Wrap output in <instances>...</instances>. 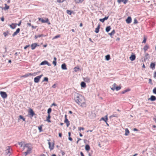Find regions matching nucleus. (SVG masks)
Instances as JSON below:
<instances>
[{
	"label": "nucleus",
	"instance_id": "obj_1",
	"mask_svg": "<svg viewBox=\"0 0 156 156\" xmlns=\"http://www.w3.org/2000/svg\"><path fill=\"white\" fill-rule=\"evenodd\" d=\"M74 100L79 105L82 107L85 106L86 103L85 98L82 95L77 94L75 95Z\"/></svg>",
	"mask_w": 156,
	"mask_h": 156
},
{
	"label": "nucleus",
	"instance_id": "obj_2",
	"mask_svg": "<svg viewBox=\"0 0 156 156\" xmlns=\"http://www.w3.org/2000/svg\"><path fill=\"white\" fill-rule=\"evenodd\" d=\"M29 115H30V117L31 118L34 115H36V114L34 113L33 110L32 108H30L28 111Z\"/></svg>",
	"mask_w": 156,
	"mask_h": 156
},
{
	"label": "nucleus",
	"instance_id": "obj_3",
	"mask_svg": "<svg viewBox=\"0 0 156 156\" xmlns=\"http://www.w3.org/2000/svg\"><path fill=\"white\" fill-rule=\"evenodd\" d=\"M37 74V73H27L25 74V75H23L21 76L22 77L26 78L28 77L29 76H35Z\"/></svg>",
	"mask_w": 156,
	"mask_h": 156
},
{
	"label": "nucleus",
	"instance_id": "obj_4",
	"mask_svg": "<svg viewBox=\"0 0 156 156\" xmlns=\"http://www.w3.org/2000/svg\"><path fill=\"white\" fill-rule=\"evenodd\" d=\"M43 75H41L37 76L36 77H35L34 79V82L35 83H38L39 82L40 79L43 76Z\"/></svg>",
	"mask_w": 156,
	"mask_h": 156
},
{
	"label": "nucleus",
	"instance_id": "obj_5",
	"mask_svg": "<svg viewBox=\"0 0 156 156\" xmlns=\"http://www.w3.org/2000/svg\"><path fill=\"white\" fill-rule=\"evenodd\" d=\"M0 94L2 97L3 98H5L7 97V94L4 91H0Z\"/></svg>",
	"mask_w": 156,
	"mask_h": 156
},
{
	"label": "nucleus",
	"instance_id": "obj_6",
	"mask_svg": "<svg viewBox=\"0 0 156 156\" xmlns=\"http://www.w3.org/2000/svg\"><path fill=\"white\" fill-rule=\"evenodd\" d=\"M65 120L64 122L66 124V126L67 127H68L70 125L69 121L68 119H67V115H65Z\"/></svg>",
	"mask_w": 156,
	"mask_h": 156
},
{
	"label": "nucleus",
	"instance_id": "obj_7",
	"mask_svg": "<svg viewBox=\"0 0 156 156\" xmlns=\"http://www.w3.org/2000/svg\"><path fill=\"white\" fill-rule=\"evenodd\" d=\"M38 20L39 21H41L42 23H46L49 21V20L48 18H46V20H44L42 18H39Z\"/></svg>",
	"mask_w": 156,
	"mask_h": 156
},
{
	"label": "nucleus",
	"instance_id": "obj_8",
	"mask_svg": "<svg viewBox=\"0 0 156 156\" xmlns=\"http://www.w3.org/2000/svg\"><path fill=\"white\" fill-rule=\"evenodd\" d=\"M39 46V45L38 44H37L36 43L32 44L31 45L32 50L36 48V47Z\"/></svg>",
	"mask_w": 156,
	"mask_h": 156
},
{
	"label": "nucleus",
	"instance_id": "obj_9",
	"mask_svg": "<svg viewBox=\"0 0 156 156\" xmlns=\"http://www.w3.org/2000/svg\"><path fill=\"white\" fill-rule=\"evenodd\" d=\"M108 120V115H105L104 117H102L100 119V121L103 120L105 122H107Z\"/></svg>",
	"mask_w": 156,
	"mask_h": 156
},
{
	"label": "nucleus",
	"instance_id": "obj_10",
	"mask_svg": "<svg viewBox=\"0 0 156 156\" xmlns=\"http://www.w3.org/2000/svg\"><path fill=\"white\" fill-rule=\"evenodd\" d=\"M129 59L131 61H133L134 60L136 59L135 55L133 53H132V55L129 57Z\"/></svg>",
	"mask_w": 156,
	"mask_h": 156
},
{
	"label": "nucleus",
	"instance_id": "obj_11",
	"mask_svg": "<svg viewBox=\"0 0 156 156\" xmlns=\"http://www.w3.org/2000/svg\"><path fill=\"white\" fill-rule=\"evenodd\" d=\"M156 100V97L154 95H151L150 98L148 99V100L151 101H154Z\"/></svg>",
	"mask_w": 156,
	"mask_h": 156
},
{
	"label": "nucleus",
	"instance_id": "obj_12",
	"mask_svg": "<svg viewBox=\"0 0 156 156\" xmlns=\"http://www.w3.org/2000/svg\"><path fill=\"white\" fill-rule=\"evenodd\" d=\"M126 23L128 24H129L131 22L132 18L131 17L128 16L127 18L126 19Z\"/></svg>",
	"mask_w": 156,
	"mask_h": 156
},
{
	"label": "nucleus",
	"instance_id": "obj_13",
	"mask_svg": "<svg viewBox=\"0 0 156 156\" xmlns=\"http://www.w3.org/2000/svg\"><path fill=\"white\" fill-rule=\"evenodd\" d=\"M20 28H17L16 31L13 34H12V37H14L16 35H17V34L19 33V32H20Z\"/></svg>",
	"mask_w": 156,
	"mask_h": 156
},
{
	"label": "nucleus",
	"instance_id": "obj_14",
	"mask_svg": "<svg viewBox=\"0 0 156 156\" xmlns=\"http://www.w3.org/2000/svg\"><path fill=\"white\" fill-rule=\"evenodd\" d=\"M155 65L156 64L155 62H151L150 65L151 68L152 69H154L155 68Z\"/></svg>",
	"mask_w": 156,
	"mask_h": 156
},
{
	"label": "nucleus",
	"instance_id": "obj_15",
	"mask_svg": "<svg viewBox=\"0 0 156 156\" xmlns=\"http://www.w3.org/2000/svg\"><path fill=\"white\" fill-rule=\"evenodd\" d=\"M128 0H117V2L119 3L123 2L124 4H126L128 2Z\"/></svg>",
	"mask_w": 156,
	"mask_h": 156
},
{
	"label": "nucleus",
	"instance_id": "obj_16",
	"mask_svg": "<svg viewBox=\"0 0 156 156\" xmlns=\"http://www.w3.org/2000/svg\"><path fill=\"white\" fill-rule=\"evenodd\" d=\"M28 145H29V144H25L24 147L28 148V149L27 151V152H29V154H30L31 152L30 151L31 150V149L30 147H29Z\"/></svg>",
	"mask_w": 156,
	"mask_h": 156
},
{
	"label": "nucleus",
	"instance_id": "obj_17",
	"mask_svg": "<svg viewBox=\"0 0 156 156\" xmlns=\"http://www.w3.org/2000/svg\"><path fill=\"white\" fill-rule=\"evenodd\" d=\"M84 81L86 82L89 83L90 82V78L88 77L83 78Z\"/></svg>",
	"mask_w": 156,
	"mask_h": 156
},
{
	"label": "nucleus",
	"instance_id": "obj_18",
	"mask_svg": "<svg viewBox=\"0 0 156 156\" xmlns=\"http://www.w3.org/2000/svg\"><path fill=\"white\" fill-rule=\"evenodd\" d=\"M17 25V24L16 23H12L11 24L9 25V26L12 29H14L16 28Z\"/></svg>",
	"mask_w": 156,
	"mask_h": 156
},
{
	"label": "nucleus",
	"instance_id": "obj_19",
	"mask_svg": "<svg viewBox=\"0 0 156 156\" xmlns=\"http://www.w3.org/2000/svg\"><path fill=\"white\" fill-rule=\"evenodd\" d=\"M100 28V25L99 24H98L97 27L95 29V32L96 33H98L99 32Z\"/></svg>",
	"mask_w": 156,
	"mask_h": 156
},
{
	"label": "nucleus",
	"instance_id": "obj_20",
	"mask_svg": "<svg viewBox=\"0 0 156 156\" xmlns=\"http://www.w3.org/2000/svg\"><path fill=\"white\" fill-rule=\"evenodd\" d=\"M61 68L63 70H66L67 69L66 65L65 63L62 64L61 65Z\"/></svg>",
	"mask_w": 156,
	"mask_h": 156
},
{
	"label": "nucleus",
	"instance_id": "obj_21",
	"mask_svg": "<svg viewBox=\"0 0 156 156\" xmlns=\"http://www.w3.org/2000/svg\"><path fill=\"white\" fill-rule=\"evenodd\" d=\"M85 149L87 151H88L90 150V147L89 145L86 144L85 145Z\"/></svg>",
	"mask_w": 156,
	"mask_h": 156
},
{
	"label": "nucleus",
	"instance_id": "obj_22",
	"mask_svg": "<svg viewBox=\"0 0 156 156\" xmlns=\"http://www.w3.org/2000/svg\"><path fill=\"white\" fill-rule=\"evenodd\" d=\"M80 85L81 87L82 88H85L86 87V84L84 82H82L81 83Z\"/></svg>",
	"mask_w": 156,
	"mask_h": 156
},
{
	"label": "nucleus",
	"instance_id": "obj_23",
	"mask_svg": "<svg viewBox=\"0 0 156 156\" xmlns=\"http://www.w3.org/2000/svg\"><path fill=\"white\" fill-rule=\"evenodd\" d=\"M22 119L23 121L26 122V119L24 118L23 116L22 115H20L19 116V118L18 120Z\"/></svg>",
	"mask_w": 156,
	"mask_h": 156
},
{
	"label": "nucleus",
	"instance_id": "obj_24",
	"mask_svg": "<svg viewBox=\"0 0 156 156\" xmlns=\"http://www.w3.org/2000/svg\"><path fill=\"white\" fill-rule=\"evenodd\" d=\"M51 118V116H50V115H48L46 118V121L48 122H51V121L50 120Z\"/></svg>",
	"mask_w": 156,
	"mask_h": 156
},
{
	"label": "nucleus",
	"instance_id": "obj_25",
	"mask_svg": "<svg viewBox=\"0 0 156 156\" xmlns=\"http://www.w3.org/2000/svg\"><path fill=\"white\" fill-rule=\"evenodd\" d=\"M149 48V46L148 45H145L144 46L143 49L145 53L146 52V51Z\"/></svg>",
	"mask_w": 156,
	"mask_h": 156
},
{
	"label": "nucleus",
	"instance_id": "obj_26",
	"mask_svg": "<svg viewBox=\"0 0 156 156\" xmlns=\"http://www.w3.org/2000/svg\"><path fill=\"white\" fill-rule=\"evenodd\" d=\"M3 34L4 35V36L5 37H6L8 35H10V34L9 33V31L8 30H7L5 32H4L3 33Z\"/></svg>",
	"mask_w": 156,
	"mask_h": 156
},
{
	"label": "nucleus",
	"instance_id": "obj_27",
	"mask_svg": "<svg viewBox=\"0 0 156 156\" xmlns=\"http://www.w3.org/2000/svg\"><path fill=\"white\" fill-rule=\"evenodd\" d=\"M54 144L55 143L54 142L53 143H52V145H51V144L50 145V147L49 146V148L50 149V150H52L54 149Z\"/></svg>",
	"mask_w": 156,
	"mask_h": 156
},
{
	"label": "nucleus",
	"instance_id": "obj_28",
	"mask_svg": "<svg viewBox=\"0 0 156 156\" xmlns=\"http://www.w3.org/2000/svg\"><path fill=\"white\" fill-rule=\"evenodd\" d=\"M130 90H131V89H129V88H127L126 90H125L122 91V93H121L122 94H124L125 93H126V92H127L130 91Z\"/></svg>",
	"mask_w": 156,
	"mask_h": 156
},
{
	"label": "nucleus",
	"instance_id": "obj_29",
	"mask_svg": "<svg viewBox=\"0 0 156 156\" xmlns=\"http://www.w3.org/2000/svg\"><path fill=\"white\" fill-rule=\"evenodd\" d=\"M111 29V27L110 26H108L106 27L105 31L107 32H109Z\"/></svg>",
	"mask_w": 156,
	"mask_h": 156
},
{
	"label": "nucleus",
	"instance_id": "obj_30",
	"mask_svg": "<svg viewBox=\"0 0 156 156\" xmlns=\"http://www.w3.org/2000/svg\"><path fill=\"white\" fill-rule=\"evenodd\" d=\"M110 58V56L109 55H107L105 56V59L107 61L109 60Z\"/></svg>",
	"mask_w": 156,
	"mask_h": 156
},
{
	"label": "nucleus",
	"instance_id": "obj_31",
	"mask_svg": "<svg viewBox=\"0 0 156 156\" xmlns=\"http://www.w3.org/2000/svg\"><path fill=\"white\" fill-rule=\"evenodd\" d=\"M129 133V131L127 128H126L125 129V136H128Z\"/></svg>",
	"mask_w": 156,
	"mask_h": 156
},
{
	"label": "nucleus",
	"instance_id": "obj_32",
	"mask_svg": "<svg viewBox=\"0 0 156 156\" xmlns=\"http://www.w3.org/2000/svg\"><path fill=\"white\" fill-rule=\"evenodd\" d=\"M74 71L75 72H77L78 71H80V69L78 67H75L74 68Z\"/></svg>",
	"mask_w": 156,
	"mask_h": 156
},
{
	"label": "nucleus",
	"instance_id": "obj_33",
	"mask_svg": "<svg viewBox=\"0 0 156 156\" xmlns=\"http://www.w3.org/2000/svg\"><path fill=\"white\" fill-rule=\"evenodd\" d=\"M115 30H113L111 33H109L108 34L111 36V37H112V36L115 33Z\"/></svg>",
	"mask_w": 156,
	"mask_h": 156
},
{
	"label": "nucleus",
	"instance_id": "obj_34",
	"mask_svg": "<svg viewBox=\"0 0 156 156\" xmlns=\"http://www.w3.org/2000/svg\"><path fill=\"white\" fill-rule=\"evenodd\" d=\"M5 7H4V9L5 10H8L9 9V6L7 5L6 4H5Z\"/></svg>",
	"mask_w": 156,
	"mask_h": 156
},
{
	"label": "nucleus",
	"instance_id": "obj_35",
	"mask_svg": "<svg viewBox=\"0 0 156 156\" xmlns=\"http://www.w3.org/2000/svg\"><path fill=\"white\" fill-rule=\"evenodd\" d=\"M67 13L69 15H71L72 14L73 12V11L67 10H66Z\"/></svg>",
	"mask_w": 156,
	"mask_h": 156
},
{
	"label": "nucleus",
	"instance_id": "obj_36",
	"mask_svg": "<svg viewBox=\"0 0 156 156\" xmlns=\"http://www.w3.org/2000/svg\"><path fill=\"white\" fill-rule=\"evenodd\" d=\"M47 61L46 60H45L43 61H42L40 63V65H46Z\"/></svg>",
	"mask_w": 156,
	"mask_h": 156
},
{
	"label": "nucleus",
	"instance_id": "obj_37",
	"mask_svg": "<svg viewBox=\"0 0 156 156\" xmlns=\"http://www.w3.org/2000/svg\"><path fill=\"white\" fill-rule=\"evenodd\" d=\"M52 111V109L51 108H49L48 109L47 113L48 115H50V113Z\"/></svg>",
	"mask_w": 156,
	"mask_h": 156
},
{
	"label": "nucleus",
	"instance_id": "obj_38",
	"mask_svg": "<svg viewBox=\"0 0 156 156\" xmlns=\"http://www.w3.org/2000/svg\"><path fill=\"white\" fill-rule=\"evenodd\" d=\"M42 126H43V125H41L40 126L38 127V129L40 132H41L43 131V130L42 129Z\"/></svg>",
	"mask_w": 156,
	"mask_h": 156
},
{
	"label": "nucleus",
	"instance_id": "obj_39",
	"mask_svg": "<svg viewBox=\"0 0 156 156\" xmlns=\"http://www.w3.org/2000/svg\"><path fill=\"white\" fill-rule=\"evenodd\" d=\"M84 0H77V1L75 0V2L76 3H82Z\"/></svg>",
	"mask_w": 156,
	"mask_h": 156
},
{
	"label": "nucleus",
	"instance_id": "obj_40",
	"mask_svg": "<svg viewBox=\"0 0 156 156\" xmlns=\"http://www.w3.org/2000/svg\"><path fill=\"white\" fill-rule=\"evenodd\" d=\"M145 58H144V60H145L146 59H147L148 58L147 56L149 55V54L147 53H145Z\"/></svg>",
	"mask_w": 156,
	"mask_h": 156
},
{
	"label": "nucleus",
	"instance_id": "obj_41",
	"mask_svg": "<svg viewBox=\"0 0 156 156\" xmlns=\"http://www.w3.org/2000/svg\"><path fill=\"white\" fill-rule=\"evenodd\" d=\"M48 79L47 77H44V78L42 82L46 81L48 82Z\"/></svg>",
	"mask_w": 156,
	"mask_h": 156
},
{
	"label": "nucleus",
	"instance_id": "obj_42",
	"mask_svg": "<svg viewBox=\"0 0 156 156\" xmlns=\"http://www.w3.org/2000/svg\"><path fill=\"white\" fill-rule=\"evenodd\" d=\"M121 88V87L119 86H117L116 87H115V89L117 91H118L120 90Z\"/></svg>",
	"mask_w": 156,
	"mask_h": 156
},
{
	"label": "nucleus",
	"instance_id": "obj_43",
	"mask_svg": "<svg viewBox=\"0 0 156 156\" xmlns=\"http://www.w3.org/2000/svg\"><path fill=\"white\" fill-rule=\"evenodd\" d=\"M60 37V34L57 35L55 37H54L53 38V39H55L57 38H58L59 37Z\"/></svg>",
	"mask_w": 156,
	"mask_h": 156
},
{
	"label": "nucleus",
	"instance_id": "obj_44",
	"mask_svg": "<svg viewBox=\"0 0 156 156\" xmlns=\"http://www.w3.org/2000/svg\"><path fill=\"white\" fill-rule=\"evenodd\" d=\"M152 91H153V93L156 94V87L154 88L153 89V90H152Z\"/></svg>",
	"mask_w": 156,
	"mask_h": 156
},
{
	"label": "nucleus",
	"instance_id": "obj_45",
	"mask_svg": "<svg viewBox=\"0 0 156 156\" xmlns=\"http://www.w3.org/2000/svg\"><path fill=\"white\" fill-rule=\"evenodd\" d=\"M6 151L7 152V153H10V148L9 147L8 148H7L6 150Z\"/></svg>",
	"mask_w": 156,
	"mask_h": 156
},
{
	"label": "nucleus",
	"instance_id": "obj_46",
	"mask_svg": "<svg viewBox=\"0 0 156 156\" xmlns=\"http://www.w3.org/2000/svg\"><path fill=\"white\" fill-rule=\"evenodd\" d=\"M149 83L152 85L153 84V83L152 82V80L151 79H149Z\"/></svg>",
	"mask_w": 156,
	"mask_h": 156
},
{
	"label": "nucleus",
	"instance_id": "obj_47",
	"mask_svg": "<svg viewBox=\"0 0 156 156\" xmlns=\"http://www.w3.org/2000/svg\"><path fill=\"white\" fill-rule=\"evenodd\" d=\"M52 63L54 65V66H56L57 64L56 61H53L52 62Z\"/></svg>",
	"mask_w": 156,
	"mask_h": 156
},
{
	"label": "nucleus",
	"instance_id": "obj_48",
	"mask_svg": "<svg viewBox=\"0 0 156 156\" xmlns=\"http://www.w3.org/2000/svg\"><path fill=\"white\" fill-rule=\"evenodd\" d=\"M99 21H101V22L103 23L104 22L105 20H104V18H103V19H99Z\"/></svg>",
	"mask_w": 156,
	"mask_h": 156
},
{
	"label": "nucleus",
	"instance_id": "obj_49",
	"mask_svg": "<svg viewBox=\"0 0 156 156\" xmlns=\"http://www.w3.org/2000/svg\"><path fill=\"white\" fill-rule=\"evenodd\" d=\"M138 23V22L137 20L136 19H135L134 20L133 23L134 24H136V23Z\"/></svg>",
	"mask_w": 156,
	"mask_h": 156
},
{
	"label": "nucleus",
	"instance_id": "obj_50",
	"mask_svg": "<svg viewBox=\"0 0 156 156\" xmlns=\"http://www.w3.org/2000/svg\"><path fill=\"white\" fill-rule=\"evenodd\" d=\"M18 144L19 145H20L21 147H22V146L23 145V142H18Z\"/></svg>",
	"mask_w": 156,
	"mask_h": 156
},
{
	"label": "nucleus",
	"instance_id": "obj_51",
	"mask_svg": "<svg viewBox=\"0 0 156 156\" xmlns=\"http://www.w3.org/2000/svg\"><path fill=\"white\" fill-rule=\"evenodd\" d=\"M147 40V39L144 37V40H143V41L142 42V43H145L146 42V41Z\"/></svg>",
	"mask_w": 156,
	"mask_h": 156
},
{
	"label": "nucleus",
	"instance_id": "obj_52",
	"mask_svg": "<svg viewBox=\"0 0 156 156\" xmlns=\"http://www.w3.org/2000/svg\"><path fill=\"white\" fill-rule=\"evenodd\" d=\"M78 129H79V130H83L84 129V128L83 127H79Z\"/></svg>",
	"mask_w": 156,
	"mask_h": 156
},
{
	"label": "nucleus",
	"instance_id": "obj_53",
	"mask_svg": "<svg viewBox=\"0 0 156 156\" xmlns=\"http://www.w3.org/2000/svg\"><path fill=\"white\" fill-rule=\"evenodd\" d=\"M30 46V45H27L24 47V48L25 49H26L27 48L29 47Z\"/></svg>",
	"mask_w": 156,
	"mask_h": 156
},
{
	"label": "nucleus",
	"instance_id": "obj_54",
	"mask_svg": "<svg viewBox=\"0 0 156 156\" xmlns=\"http://www.w3.org/2000/svg\"><path fill=\"white\" fill-rule=\"evenodd\" d=\"M61 152L62 156H63L65 154V153L62 150Z\"/></svg>",
	"mask_w": 156,
	"mask_h": 156
},
{
	"label": "nucleus",
	"instance_id": "obj_55",
	"mask_svg": "<svg viewBox=\"0 0 156 156\" xmlns=\"http://www.w3.org/2000/svg\"><path fill=\"white\" fill-rule=\"evenodd\" d=\"M108 17H109V16H105L103 18L104 19V20H107L108 19Z\"/></svg>",
	"mask_w": 156,
	"mask_h": 156
},
{
	"label": "nucleus",
	"instance_id": "obj_56",
	"mask_svg": "<svg viewBox=\"0 0 156 156\" xmlns=\"http://www.w3.org/2000/svg\"><path fill=\"white\" fill-rule=\"evenodd\" d=\"M21 20L20 21L19 23L18 24H17V25H18V26H20L21 25Z\"/></svg>",
	"mask_w": 156,
	"mask_h": 156
},
{
	"label": "nucleus",
	"instance_id": "obj_57",
	"mask_svg": "<svg viewBox=\"0 0 156 156\" xmlns=\"http://www.w3.org/2000/svg\"><path fill=\"white\" fill-rule=\"evenodd\" d=\"M68 139L70 141H72L73 140V139L72 138H71L70 136L69 137Z\"/></svg>",
	"mask_w": 156,
	"mask_h": 156
},
{
	"label": "nucleus",
	"instance_id": "obj_58",
	"mask_svg": "<svg viewBox=\"0 0 156 156\" xmlns=\"http://www.w3.org/2000/svg\"><path fill=\"white\" fill-rule=\"evenodd\" d=\"M154 77L155 78L156 77V72H154Z\"/></svg>",
	"mask_w": 156,
	"mask_h": 156
},
{
	"label": "nucleus",
	"instance_id": "obj_59",
	"mask_svg": "<svg viewBox=\"0 0 156 156\" xmlns=\"http://www.w3.org/2000/svg\"><path fill=\"white\" fill-rule=\"evenodd\" d=\"M57 106V105L56 104L54 103H53V104H52L51 106Z\"/></svg>",
	"mask_w": 156,
	"mask_h": 156
},
{
	"label": "nucleus",
	"instance_id": "obj_60",
	"mask_svg": "<svg viewBox=\"0 0 156 156\" xmlns=\"http://www.w3.org/2000/svg\"><path fill=\"white\" fill-rule=\"evenodd\" d=\"M1 20L2 21V22L4 21V17H3H3H2L1 18Z\"/></svg>",
	"mask_w": 156,
	"mask_h": 156
},
{
	"label": "nucleus",
	"instance_id": "obj_61",
	"mask_svg": "<svg viewBox=\"0 0 156 156\" xmlns=\"http://www.w3.org/2000/svg\"><path fill=\"white\" fill-rule=\"evenodd\" d=\"M23 153H24V154H25V156H26L27 154H29V152H27V151L26 152H24Z\"/></svg>",
	"mask_w": 156,
	"mask_h": 156
},
{
	"label": "nucleus",
	"instance_id": "obj_62",
	"mask_svg": "<svg viewBox=\"0 0 156 156\" xmlns=\"http://www.w3.org/2000/svg\"><path fill=\"white\" fill-rule=\"evenodd\" d=\"M62 133H60L58 134V136L59 137H61L62 136Z\"/></svg>",
	"mask_w": 156,
	"mask_h": 156
},
{
	"label": "nucleus",
	"instance_id": "obj_63",
	"mask_svg": "<svg viewBox=\"0 0 156 156\" xmlns=\"http://www.w3.org/2000/svg\"><path fill=\"white\" fill-rule=\"evenodd\" d=\"M46 65H48L49 66H51V64L49 63L48 61H47Z\"/></svg>",
	"mask_w": 156,
	"mask_h": 156
},
{
	"label": "nucleus",
	"instance_id": "obj_64",
	"mask_svg": "<svg viewBox=\"0 0 156 156\" xmlns=\"http://www.w3.org/2000/svg\"><path fill=\"white\" fill-rule=\"evenodd\" d=\"M80 154L81 156H84L83 152L82 151H81L80 152Z\"/></svg>",
	"mask_w": 156,
	"mask_h": 156
}]
</instances>
